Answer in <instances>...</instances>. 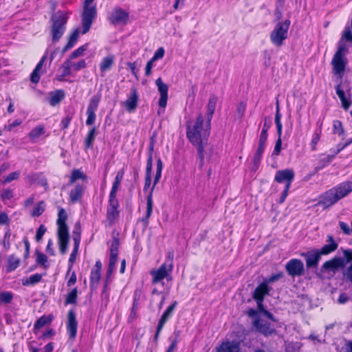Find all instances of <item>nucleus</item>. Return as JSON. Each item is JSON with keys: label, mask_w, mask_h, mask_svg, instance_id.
Returning <instances> with one entry per match:
<instances>
[{"label": "nucleus", "mask_w": 352, "mask_h": 352, "mask_svg": "<svg viewBox=\"0 0 352 352\" xmlns=\"http://www.w3.org/2000/svg\"><path fill=\"white\" fill-rule=\"evenodd\" d=\"M72 63L70 59L65 60L60 67V69L62 70L63 76H67L71 74V67H72Z\"/></svg>", "instance_id": "49530a36"}, {"label": "nucleus", "mask_w": 352, "mask_h": 352, "mask_svg": "<svg viewBox=\"0 0 352 352\" xmlns=\"http://www.w3.org/2000/svg\"><path fill=\"white\" fill-rule=\"evenodd\" d=\"M114 56L110 55L107 56L102 60L101 63H100V70L101 72V76H104V73L107 71H109L112 67L113 63H114Z\"/></svg>", "instance_id": "393cba45"}, {"label": "nucleus", "mask_w": 352, "mask_h": 352, "mask_svg": "<svg viewBox=\"0 0 352 352\" xmlns=\"http://www.w3.org/2000/svg\"><path fill=\"white\" fill-rule=\"evenodd\" d=\"M13 298V294L10 292H3L0 293V302L3 303H10Z\"/></svg>", "instance_id": "603ef678"}, {"label": "nucleus", "mask_w": 352, "mask_h": 352, "mask_svg": "<svg viewBox=\"0 0 352 352\" xmlns=\"http://www.w3.org/2000/svg\"><path fill=\"white\" fill-rule=\"evenodd\" d=\"M42 278V276L40 274H35L32 276H30L26 280H23V285H35L41 281Z\"/></svg>", "instance_id": "4c0bfd02"}, {"label": "nucleus", "mask_w": 352, "mask_h": 352, "mask_svg": "<svg viewBox=\"0 0 352 352\" xmlns=\"http://www.w3.org/2000/svg\"><path fill=\"white\" fill-rule=\"evenodd\" d=\"M100 280V272L91 270L90 276V287L91 288L95 287L99 283Z\"/></svg>", "instance_id": "c03bdc74"}, {"label": "nucleus", "mask_w": 352, "mask_h": 352, "mask_svg": "<svg viewBox=\"0 0 352 352\" xmlns=\"http://www.w3.org/2000/svg\"><path fill=\"white\" fill-rule=\"evenodd\" d=\"M96 136V128L93 127L87 134V136L85 139V148H89L93 146V142L94 141Z\"/></svg>", "instance_id": "a19ab883"}, {"label": "nucleus", "mask_w": 352, "mask_h": 352, "mask_svg": "<svg viewBox=\"0 0 352 352\" xmlns=\"http://www.w3.org/2000/svg\"><path fill=\"white\" fill-rule=\"evenodd\" d=\"M334 189L336 190L339 199H341L352 192V182L346 181L342 182L334 187Z\"/></svg>", "instance_id": "5701e85b"}, {"label": "nucleus", "mask_w": 352, "mask_h": 352, "mask_svg": "<svg viewBox=\"0 0 352 352\" xmlns=\"http://www.w3.org/2000/svg\"><path fill=\"white\" fill-rule=\"evenodd\" d=\"M339 226L344 234L349 235L351 234V229L346 223L340 221Z\"/></svg>", "instance_id": "69168bd1"}, {"label": "nucleus", "mask_w": 352, "mask_h": 352, "mask_svg": "<svg viewBox=\"0 0 352 352\" xmlns=\"http://www.w3.org/2000/svg\"><path fill=\"white\" fill-rule=\"evenodd\" d=\"M290 25V21L285 20L283 23H278L274 30L270 34V39L272 43L277 46L280 47L283 41L287 37V32Z\"/></svg>", "instance_id": "0eeeda50"}, {"label": "nucleus", "mask_w": 352, "mask_h": 352, "mask_svg": "<svg viewBox=\"0 0 352 352\" xmlns=\"http://www.w3.org/2000/svg\"><path fill=\"white\" fill-rule=\"evenodd\" d=\"M45 202L39 201L31 212L32 217H39L45 211Z\"/></svg>", "instance_id": "37998d69"}, {"label": "nucleus", "mask_w": 352, "mask_h": 352, "mask_svg": "<svg viewBox=\"0 0 352 352\" xmlns=\"http://www.w3.org/2000/svg\"><path fill=\"white\" fill-rule=\"evenodd\" d=\"M335 157V155H329L327 157L320 160L318 164L315 168V172H318L327 166Z\"/></svg>", "instance_id": "c9c22d12"}, {"label": "nucleus", "mask_w": 352, "mask_h": 352, "mask_svg": "<svg viewBox=\"0 0 352 352\" xmlns=\"http://www.w3.org/2000/svg\"><path fill=\"white\" fill-rule=\"evenodd\" d=\"M10 236H11V232H10V228H8L5 233L3 239L2 241V245L6 250H8L10 247Z\"/></svg>", "instance_id": "864d4df0"}, {"label": "nucleus", "mask_w": 352, "mask_h": 352, "mask_svg": "<svg viewBox=\"0 0 352 352\" xmlns=\"http://www.w3.org/2000/svg\"><path fill=\"white\" fill-rule=\"evenodd\" d=\"M119 248V240L117 238H114L110 248V256H118Z\"/></svg>", "instance_id": "8fccbe9b"}, {"label": "nucleus", "mask_w": 352, "mask_h": 352, "mask_svg": "<svg viewBox=\"0 0 352 352\" xmlns=\"http://www.w3.org/2000/svg\"><path fill=\"white\" fill-rule=\"evenodd\" d=\"M108 20L113 25H124L129 20V14L120 8H116L109 13Z\"/></svg>", "instance_id": "9d476101"}, {"label": "nucleus", "mask_w": 352, "mask_h": 352, "mask_svg": "<svg viewBox=\"0 0 352 352\" xmlns=\"http://www.w3.org/2000/svg\"><path fill=\"white\" fill-rule=\"evenodd\" d=\"M340 200L334 188L326 191L322 196L318 204L327 208Z\"/></svg>", "instance_id": "4468645a"}, {"label": "nucleus", "mask_w": 352, "mask_h": 352, "mask_svg": "<svg viewBox=\"0 0 352 352\" xmlns=\"http://www.w3.org/2000/svg\"><path fill=\"white\" fill-rule=\"evenodd\" d=\"M336 91L338 96L341 100L342 107L345 110H348L351 105V101L346 98L344 91L341 88V84H339L336 87Z\"/></svg>", "instance_id": "bb28decb"}, {"label": "nucleus", "mask_w": 352, "mask_h": 352, "mask_svg": "<svg viewBox=\"0 0 352 352\" xmlns=\"http://www.w3.org/2000/svg\"><path fill=\"white\" fill-rule=\"evenodd\" d=\"M78 252V250L73 248V250H72V253H71V254L69 256V269H68V271H67V274L69 273V272H70V270H71V269H72V267L73 266V263L76 261Z\"/></svg>", "instance_id": "4d7b16f0"}, {"label": "nucleus", "mask_w": 352, "mask_h": 352, "mask_svg": "<svg viewBox=\"0 0 352 352\" xmlns=\"http://www.w3.org/2000/svg\"><path fill=\"white\" fill-rule=\"evenodd\" d=\"M53 320L52 315L43 316L34 324V329H40L45 325L50 324Z\"/></svg>", "instance_id": "473e14b6"}, {"label": "nucleus", "mask_w": 352, "mask_h": 352, "mask_svg": "<svg viewBox=\"0 0 352 352\" xmlns=\"http://www.w3.org/2000/svg\"><path fill=\"white\" fill-rule=\"evenodd\" d=\"M45 132L44 127L39 125L33 129L29 133V136L31 139L35 140L39 138Z\"/></svg>", "instance_id": "a18cd8bd"}, {"label": "nucleus", "mask_w": 352, "mask_h": 352, "mask_svg": "<svg viewBox=\"0 0 352 352\" xmlns=\"http://www.w3.org/2000/svg\"><path fill=\"white\" fill-rule=\"evenodd\" d=\"M36 254V262L37 264L42 265L45 268H47L49 267V264L47 263V257L43 253L39 252L38 250L35 252Z\"/></svg>", "instance_id": "f704fd0d"}, {"label": "nucleus", "mask_w": 352, "mask_h": 352, "mask_svg": "<svg viewBox=\"0 0 352 352\" xmlns=\"http://www.w3.org/2000/svg\"><path fill=\"white\" fill-rule=\"evenodd\" d=\"M82 179L86 180L87 176L80 169H74L72 170L70 179H69V184H74L77 179Z\"/></svg>", "instance_id": "72a5a7b5"}, {"label": "nucleus", "mask_w": 352, "mask_h": 352, "mask_svg": "<svg viewBox=\"0 0 352 352\" xmlns=\"http://www.w3.org/2000/svg\"><path fill=\"white\" fill-rule=\"evenodd\" d=\"M58 218L56 221V223L58 225V242L60 252L62 254H65L67 251L68 245L69 242V229L66 223L67 215L66 214L65 210L63 208H61L58 211Z\"/></svg>", "instance_id": "f03ea898"}, {"label": "nucleus", "mask_w": 352, "mask_h": 352, "mask_svg": "<svg viewBox=\"0 0 352 352\" xmlns=\"http://www.w3.org/2000/svg\"><path fill=\"white\" fill-rule=\"evenodd\" d=\"M343 255L344 256L346 263L352 261V250H344Z\"/></svg>", "instance_id": "338daca9"}, {"label": "nucleus", "mask_w": 352, "mask_h": 352, "mask_svg": "<svg viewBox=\"0 0 352 352\" xmlns=\"http://www.w3.org/2000/svg\"><path fill=\"white\" fill-rule=\"evenodd\" d=\"M100 99L101 96L100 94L94 95L91 98L86 111L87 115V118L86 120L87 125H91L94 123L96 118L95 111L98 107Z\"/></svg>", "instance_id": "9b49d317"}, {"label": "nucleus", "mask_w": 352, "mask_h": 352, "mask_svg": "<svg viewBox=\"0 0 352 352\" xmlns=\"http://www.w3.org/2000/svg\"><path fill=\"white\" fill-rule=\"evenodd\" d=\"M79 36V30H75L73 33L70 35L68 42L66 45L62 50V54H64L69 49L72 48L78 40Z\"/></svg>", "instance_id": "cd10ccee"}, {"label": "nucleus", "mask_w": 352, "mask_h": 352, "mask_svg": "<svg viewBox=\"0 0 352 352\" xmlns=\"http://www.w3.org/2000/svg\"><path fill=\"white\" fill-rule=\"evenodd\" d=\"M210 122L207 120L204 124V118L199 114L195 122H187L186 135L189 141L195 146L206 147L208 144V138L210 135Z\"/></svg>", "instance_id": "f257e3e1"}, {"label": "nucleus", "mask_w": 352, "mask_h": 352, "mask_svg": "<svg viewBox=\"0 0 352 352\" xmlns=\"http://www.w3.org/2000/svg\"><path fill=\"white\" fill-rule=\"evenodd\" d=\"M20 264V259L15 256L14 254H12L8 258V265H7V271L12 272L15 270Z\"/></svg>", "instance_id": "2f4dec72"}, {"label": "nucleus", "mask_w": 352, "mask_h": 352, "mask_svg": "<svg viewBox=\"0 0 352 352\" xmlns=\"http://www.w3.org/2000/svg\"><path fill=\"white\" fill-rule=\"evenodd\" d=\"M87 44H85L83 45H82L81 47H78V49H76V50H74L71 54H70V56H69V58L70 60H72V59H74L80 56H81L83 52L87 50Z\"/></svg>", "instance_id": "3c124183"}, {"label": "nucleus", "mask_w": 352, "mask_h": 352, "mask_svg": "<svg viewBox=\"0 0 352 352\" xmlns=\"http://www.w3.org/2000/svg\"><path fill=\"white\" fill-rule=\"evenodd\" d=\"M346 266L344 258L341 257H334L331 260L324 262L320 267V272L317 274L320 278H324L325 273H332V276L340 269Z\"/></svg>", "instance_id": "6e6552de"}, {"label": "nucleus", "mask_w": 352, "mask_h": 352, "mask_svg": "<svg viewBox=\"0 0 352 352\" xmlns=\"http://www.w3.org/2000/svg\"><path fill=\"white\" fill-rule=\"evenodd\" d=\"M168 267H167L166 263L162 264L157 270H152L151 274L153 277L152 283L157 284L162 282L165 278H168Z\"/></svg>", "instance_id": "dca6fc26"}, {"label": "nucleus", "mask_w": 352, "mask_h": 352, "mask_svg": "<svg viewBox=\"0 0 352 352\" xmlns=\"http://www.w3.org/2000/svg\"><path fill=\"white\" fill-rule=\"evenodd\" d=\"M138 94L135 88L131 90V94L124 102V107L129 113L133 112L138 107Z\"/></svg>", "instance_id": "aec40b11"}, {"label": "nucleus", "mask_w": 352, "mask_h": 352, "mask_svg": "<svg viewBox=\"0 0 352 352\" xmlns=\"http://www.w3.org/2000/svg\"><path fill=\"white\" fill-rule=\"evenodd\" d=\"M306 260V266L307 268L316 267L321 258V255L317 251L314 250L303 254Z\"/></svg>", "instance_id": "412c9836"}, {"label": "nucleus", "mask_w": 352, "mask_h": 352, "mask_svg": "<svg viewBox=\"0 0 352 352\" xmlns=\"http://www.w3.org/2000/svg\"><path fill=\"white\" fill-rule=\"evenodd\" d=\"M20 175V173L19 171H15L12 173H10L3 180V183H9L13 180H15L19 178Z\"/></svg>", "instance_id": "bf43d9fd"}, {"label": "nucleus", "mask_w": 352, "mask_h": 352, "mask_svg": "<svg viewBox=\"0 0 352 352\" xmlns=\"http://www.w3.org/2000/svg\"><path fill=\"white\" fill-rule=\"evenodd\" d=\"M217 352H241V343L236 340L223 342L217 347Z\"/></svg>", "instance_id": "f3484780"}, {"label": "nucleus", "mask_w": 352, "mask_h": 352, "mask_svg": "<svg viewBox=\"0 0 352 352\" xmlns=\"http://www.w3.org/2000/svg\"><path fill=\"white\" fill-rule=\"evenodd\" d=\"M155 85L157 87L158 91L160 94V98L158 102L159 106L162 108H165L168 100V87L166 84L163 82L161 78H158L155 80Z\"/></svg>", "instance_id": "2eb2a0df"}, {"label": "nucleus", "mask_w": 352, "mask_h": 352, "mask_svg": "<svg viewBox=\"0 0 352 352\" xmlns=\"http://www.w3.org/2000/svg\"><path fill=\"white\" fill-rule=\"evenodd\" d=\"M153 146H150V153L148 155V157L146 162V176H151L152 173V168H153Z\"/></svg>", "instance_id": "de8ad7c7"}, {"label": "nucleus", "mask_w": 352, "mask_h": 352, "mask_svg": "<svg viewBox=\"0 0 352 352\" xmlns=\"http://www.w3.org/2000/svg\"><path fill=\"white\" fill-rule=\"evenodd\" d=\"M118 215L119 211L118 209L111 208H107V219L111 225L114 223L115 220L118 218Z\"/></svg>", "instance_id": "e433bc0d"}, {"label": "nucleus", "mask_w": 352, "mask_h": 352, "mask_svg": "<svg viewBox=\"0 0 352 352\" xmlns=\"http://www.w3.org/2000/svg\"><path fill=\"white\" fill-rule=\"evenodd\" d=\"M333 133H337L338 135H342L344 133L342 122L339 120L333 121Z\"/></svg>", "instance_id": "6e6d98bb"}, {"label": "nucleus", "mask_w": 352, "mask_h": 352, "mask_svg": "<svg viewBox=\"0 0 352 352\" xmlns=\"http://www.w3.org/2000/svg\"><path fill=\"white\" fill-rule=\"evenodd\" d=\"M295 173L292 169L279 170L276 173L274 181L278 183H285V188H290Z\"/></svg>", "instance_id": "ddd939ff"}, {"label": "nucleus", "mask_w": 352, "mask_h": 352, "mask_svg": "<svg viewBox=\"0 0 352 352\" xmlns=\"http://www.w3.org/2000/svg\"><path fill=\"white\" fill-rule=\"evenodd\" d=\"M94 0H85L83 10L82 12V34H85L89 32L94 19L97 15V8L95 4L92 5Z\"/></svg>", "instance_id": "20e7f679"}, {"label": "nucleus", "mask_w": 352, "mask_h": 352, "mask_svg": "<svg viewBox=\"0 0 352 352\" xmlns=\"http://www.w3.org/2000/svg\"><path fill=\"white\" fill-rule=\"evenodd\" d=\"M124 170H120L117 173V175L115 178V180L113 183V186H112V188H111V192H116L118 189V187L120 184V182L123 178V176H124Z\"/></svg>", "instance_id": "58836bf2"}, {"label": "nucleus", "mask_w": 352, "mask_h": 352, "mask_svg": "<svg viewBox=\"0 0 352 352\" xmlns=\"http://www.w3.org/2000/svg\"><path fill=\"white\" fill-rule=\"evenodd\" d=\"M78 322L74 311L70 310L67 314V329L71 338L76 336Z\"/></svg>", "instance_id": "6ab92c4d"}, {"label": "nucleus", "mask_w": 352, "mask_h": 352, "mask_svg": "<svg viewBox=\"0 0 352 352\" xmlns=\"http://www.w3.org/2000/svg\"><path fill=\"white\" fill-rule=\"evenodd\" d=\"M285 270L292 277L300 276L304 273V264L300 259L292 258L285 265Z\"/></svg>", "instance_id": "f8f14e48"}, {"label": "nucleus", "mask_w": 352, "mask_h": 352, "mask_svg": "<svg viewBox=\"0 0 352 352\" xmlns=\"http://www.w3.org/2000/svg\"><path fill=\"white\" fill-rule=\"evenodd\" d=\"M264 149H265V146L264 145L258 144L257 151H256V153L254 154V158H253L254 165L256 168L258 167V164L260 163V161H261L263 153L264 151Z\"/></svg>", "instance_id": "79ce46f5"}, {"label": "nucleus", "mask_w": 352, "mask_h": 352, "mask_svg": "<svg viewBox=\"0 0 352 352\" xmlns=\"http://www.w3.org/2000/svg\"><path fill=\"white\" fill-rule=\"evenodd\" d=\"M217 102V97L214 95H212L210 97L208 104V109H207V120H210V122H211V119L212 118L213 113L215 110L216 104Z\"/></svg>", "instance_id": "c85d7f7f"}, {"label": "nucleus", "mask_w": 352, "mask_h": 352, "mask_svg": "<svg viewBox=\"0 0 352 352\" xmlns=\"http://www.w3.org/2000/svg\"><path fill=\"white\" fill-rule=\"evenodd\" d=\"M246 109V104L244 102H240L237 106L236 111L239 118H241L245 113Z\"/></svg>", "instance_id": "e2e57ef3"}, {"label": "nucleus", "mask_w": 352, "mask_h": 352, "mask_svg": "<svg viewBox=\"0 0 352 352\" xmlns=\"http://www.w3.org/2000/svg\"><path fill=\"white\" fill-rule=\"evenodd\" d=\"M164 55V50L163 47H160L157 50V51L155 52L153 58L151 59L152 61H155L158 59H160L163 58Z\"/></svg>", "instance_id": "052dcab7"}, {"label": "nucleus", "mask_w": 352, "mask_h": 352, "mask_svg": "<svg viewBox=\"0 0 352 352\" xmlns=\"http://www.w3.org/2000/svg\"><path fill=\"white\" fill-rule=\"evenodd\" d=\"M68 20L67 14L62 12L54 13L51 16V36L54 43L58 42L62 37L66 30V24Z\"/></svg>", "instance_id": "7ed1b4c3"}, {"label": "nucleus", "mask_w": 352, "mask_h": 352, "mask_svg": "<svg viewBox=\"0 0 352 352\" xmlns=\"http://www.w3.org/2000/svg\"><path fill=\"white\" fill-rule=\"evenodd\" d=\"M283 276H284L283 272H280L277 274H272L267 279L263 281V283H266L267 285H268L270 283H272L275 281L278 280L279 279L282 278Z\"/></svg>", "instance_id": "5fc2aeb1"}, {"label": "nucleus", "mask_w": 352, "mask_h": 352, "mask_svg": "<svg viewBox=\"0 0 352 352\" xmlns=\"http://www.w3.org/2000/svg\"><path fill=\"white\" fill-rule=\"evenodd\" d=\"M87 64L85 60H81L77 63H72V67H74V70L78 71L82 69H84L86 67Z\"/></svg>", "instance_id": "0e129e2a"}, {"label": "nucleus", "mask_w": 352, "mask_h": 352, "mask_svg": "<svg viewBox=\"0 0 352 352\" xmlns=\"http://www.w3.org/2000/svg\"><path fill=\"white\" fill-rule=\"evenodd\" d=\"M344 276L352 283V263L347 267Z\"/></svg>", "instance_id": "774afa93"}, {"label": "nucleus", "mask_w": 352, "mask_h": 352, "mask_svg": "<svg viewBox=\"0 0 352 352\" xmlns=\"http://www.w3.org/2000/svg\"><path fill=\"white\" fill-rule=\"evenodd\" d=\"M78 296V289L74 287L67 296L65 299V305L76 304Z\"/></svg>", "instance_id": "ea45409f"}, {"label": "nucleus", "mask_w": 352, "mask_h": 352, "mask_svg": "<svg viewBox=\"0 0 352 352\" xmlns=\"http://www.w3.org/2000/svg\"><path fill=\"white\" fill-rule=\"evenodd\" d=\"M327 243L320 250H317L321 256L329 254L336 251L338 247V244L335 241L332 235L327 236Z\"/></svg>", "instance_id": "4be33fe9"}, {"label": "nucleus", "mask_w": 352, "mask_h": 352, "mask_svg": "<svg viewBox=\"0 0 352 352\" xmlns=\"http://www.w3.org/2000/svg\"><path fill=\"white\" fill-rule=\"evenodd\" d=\"M47 56V52L43 56L40 61L36 65V67L30 75V80L32 83L36 84L40 80V70L41 69L44 62L45 61Z\"/></svg>", "instance_id": "b1692460"}, {"label": "nucleus", "mask_w": 352, "mask_h": 352, "mask_svg": "<svg viewBox=\"0 0 352 352\" xmlns=\"http://www.w3.org/2000/svg\"><path fill=\"white\" fill-rule=\"evenodd\" d=\"M197 152H198V156L199 158V167L201 168L204 165V151L206 147H197Z\"/></svg>", "instance_id": "680f3d73"}, {"label": "nucleus", "mask_w": 352, "mask_h": 352, "mask_svg": "<svg viewBox=\"0 0 352 352\" xmlns=\"http://www.w3.org/2000/svg\"><path fill=\"white\" fill-rule=\"evenodd\" d=\"M177 304V301H174L170 306L168 307V308L166 309V311L161 316V318L159 320L160 323L165 324V323L168 321V320L170 318L172 314L173 313V311L175 310Z\"/></svg>", "instance_id": "7c9ffc66"}, {"label": "nucleus", "mask_w": 352, "mask_h": 352, "mask_svg": "<svg viewBox=\"0 0 352 352\" xmlns=\"http://www.w3.org/2000/svg\"><path fill=\"white\" fill-rule=\"evenodd\" d=\"M271 289L272 287L267 285L266 283L262 282L254 289L252 298L254 300L264 301L265 296L270 294Z\"/></svg>", "instance_id": "a211bd4d"}, {"label": "nucleus", "mask_w": 352, "mask_h": 352, "mask_svg": "<svg viewBox=\"0 0 352 352\" xmlns=\"http://www.w3.org/2000/svg\"><path fill=\"white\" fill-rule=\"evenodd\" d=\"M45 232H46V228L45 227V226L41 225L36 231V234L35 236L36 241H40L42 239Z\"/></svg>", "instance_id": "13d9d810"}, {"label": "nucleus", "mask_w": 352, "mask_h": 352, "mask_svg": "<svg viewBox=\"0 0 352 352\" xmlns=\"http://www.w3.org/2000/svg\"><path fill=\"white\" fill-rule=\"evenodd\" d=\"M163 164L161 160V159H158L157 162V168H156V173L155 176L154 178L153 186L151 189V191L149 194L147 196L146 198V212L144 217L142 218V221L145 223L146 226L148 223V219L150 218L152 211H153V192L154 190L155 186L157 185V184L159 182L160 179L162 175V170Z\"/></svg>", "instance_id": "423d86ee"}, {"label": "nucleus", "mask_w": 352, "mask_h": 352, "mask_svg": "<svg viewBox=\"0 0 352 352\" xmlns=\"http://www.w3.org/2000/svg\"><path fill=\"white\" fill-rule=\"evenodd\" d=\"M65 97V93L63 90H56L55 92L51 94L49 99L50 104L52 106H55L58 104Z\"/></svg>", "instance_id": "c756f323"}, {"label": "nucleus", "mask_w": 352, "mask_h": 352, "mask_svg": "<svg viewBox=\"0 0 352 352\" xmlns=\"http://www.w3.org/2000/svg\"><path fill=\"white\" fill-rule=\"evenodd\" d=\"M119 203L116 199V192H110L109 199V208L118 209Z\"/></svg>", "instance_id": "09e8293b"}, {"label": "nucleus", "mask_w": 352, "mask_h": 352, "mask_svg": "<svg viewBox=\"0 0 352 352\" xmlns=\"http://www.w3.org/2000/svg\"><path fill=\"white\" fill-rule=\"evenodd\" d=\"M84 192V188L80 184H76L75 188L69 192L70 202L74 204L79 201L82 197Z\"/></svg>", "instance_id": "a878e982"}, {"label": "nucleus", "mask_w": 352, "mask_h": 352, "mask_svg": "<svg viewBox=\"0 0 352 352\" xmlns=\"http://www.w3.org/2000/svg\"><path fill=\"white\" fill-rule=\"evenodd\" d=\"M347 52L348 49L346 45L343 43L340 44L331 60L333 70L336 74L340 76L343 74L347 64V59L345 57Z\"/></svg>", "instance_id": "39448f33"}, {"label": "nucleus", "mask_w": 352, "mask_h": 352, "mask_svg": "<svg viewBox=\"0 0 352 352\" xmlns=\"http://www.w3.org/2000/svg\"><path fill=\"white\" fill-rule=\"evenodd\" d=\"M252 327L256 332L263 335L265 337H269L276 333L275 327L271 322L261 318L253 320Z\"/></svg>", "instance_id": "1a4fd4ad"}]
</instances>
